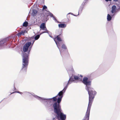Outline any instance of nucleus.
<instances>
[{
    "label": "nucleus",
    "mask_w": 120,
    "mask_h": 120,
    "mask_svg": "<svg viewBox=\"0 0 120 120\" xmlns=\"http://www.w3.org/2000/svg\"><path fill=\"white\" fill-rule=\"evenodd\" d=\"M82 82L86 85V89L88 91L89 95V101L86 112V118H89L90 111L91 106L95 96L97 94V92L92 88L91 85V81H88V78L87 77H84Z\"/></svg>",
    "instance_id": "nucleus-1"
},
{
    "label": "nucleus",
    "mask_w": 120,
    "mask_h": 120,
    "mask_svg": "<svg viewBox=\"0 0 120 120\" xmlns=\"http://www.w3.org/2000/svg\"><path fill=\"white\" fill-rule=\"evenodd\" d=\"M30 50V49L28 54L24 52L23 54L22 67L20 71V72L22 75H25L26 74L29 61V54Z\"/></svg>",
    "instance_id": "nucleus-2"
},
{
    "label": "nucleus",
    "mask_w": 120,
    "mask_h": 120,
    "mask_svg": "<svg viewBox=\"0 0 120 120\" xmlns=\"http://www.w3.org/2000/svg\"><path fill=\"white\" fill-rule=\"evenodd\" d=\"M55 113L56 114L57 117L59 119V117L61 120H65L66 118V115L62 112V109L61 106H53Z\"/></svg>",
    "instance_id": "nucleus-3"
},
{
    "label": "nucleus",
    "mask_w": 120,
    "mask_h": 120,
    "mask_svg": "<svg viewBox=\"0 0 120 120\" xmlns=\"http://www.w3.org/2000/svg\"><path fill=\"white\" fill-rule=\"evenodd\" d=\"M67 88V86L65 87L62 91H60L57 95L58 97L57 102H55L52 104L53 106H60V103L63 97L64 93L65 92Z\"/></svg>",
    "instance_id": "nucleus-4"
},
{
    "label": "nucleus",
    "mask_w": 120,
    "mask_h": 120,
    "mask_svg": "<svg viewBox=\"0 0 120 120\" xmlns=\"http://www.w3.org/2000/svg\"><path fill=\"white\" fill-rule=\"evenodd\" d=\"M53 16V14L49 11H48V13H46L45 15H44V16L41 18L42 21L43 22L47 21L48 19V16H50L51 17H52Z\"/></svg>",
    "instance_id": "nucleus-5"
},
{
    "label": "nucleus",
    "mask_w": 120,
    "mask_h": 120,
    "mask_svg": "<svg viewBox=\"0 0 120 120\" xmlns=\"http://www.w3.org/2000/svg\"><path fill=\"white\" fill-rule=\"evenodd\" d=\"M62 35L61 34H60L55 37L54 38V40L58 47V42L62 41Z\"/></svg>",
    "instance_id": "nucleus-6"
},
{
    "label": "nucleus",
    "mask_w": 120,
    "mask_h": 120,
    "mask_svg": "<svg viewBox=\"0 0 120 120\" xmlns=\"http://www.w3.org/2000/svg\"><path fill=\"white\" fill-rule=\"evenodd\" d=\"M31 44V42H28L26 43L23 46V50L25 52L27 51L28 49L29 46Z\"/></svg>",
    "instance_id": "nucleus-7"
},
{
    "label": "nucleus",
    "mask_w": 120,
    "mask_h": 120,
    "mask_svg": "<svg viewBox=\"0 0 120 120\" xmlns=\"http://www.w3.org/2000/svg\"><path fill=\"white\" fill-rule=\"evenodd\" d=\"M40 28L42 30H45L43 33H48V31L47 30L45 23H41L40 25Z\"/></svg>",
    "instance_id": "nucleus-8"
},
{
    "label": "nucleus",
    "mask_w": 120,
    "mask_h": 120,
    "mask_svg": "<svg viewBox=\"0 0 120 120\" xmlns=\"http://www.w3.org/2000/svg\"><path fill=\"white\" fill-rule=\"evenodd\" d=\"M40 36V35H38L35 36L34 38V37H31V38L30 40H32L33 41V43L32 44V45H33L35 40H38Z\"/></svg>",
    "instance_id": "nucleus-9"
},
{
    "label": "nucleus",
    "mask_w": 120,
    "mask_h": 120,
    "mask_svg": "<svg viewBox=\"0 0 120 120\" xmlns=\"http://www.w3.org/2000/svg\"><path fill=\"white\" fill-rule=\"evenodd\" d=\"M116 9V7L115 6L113 5L112 7V10L111 12L112 13L115 12Z\"/></svg>",
    "instance_id": "nucleus-10"
},
{
    "label": "nucleus",
    "mask_w": 120,
    "mask_h": 120,
    "mask_svg": "<svg viewBox=\"0 0 120 120\" xmlns=\"http://www.w3.org/2000/svg\"><path fill=\"white\" fill-rule=\"evenodd\" d=\"M66 25L65 23L59 24H58V26L60 28H64L66 27Z\"/></svg>",
    "instance_id": "nucleus-11"
},
{
    "label": "nucleus",
    "mask_w": 120,
    "mask_h": 120,
    "mask_svg": "<svg viewBox=\"0 0 120 120\" xmlns=\"http://www.w3.org/2000/svg\"><path fill=\"white\" fill-rule=\"evenodd\" d=\"M74 81V78L72 77H71L69 79L68 83L67 85H68V84L71 83V82L73 81Z\"/></svg>",
    "instance_id": "nucleus-12"
},
{
    "label": "nucleus",
    "mask_w": 120,
    "mask_h": 120,
    "mask_svg": "<svg viewBox=\"0 0 120 120\" xmlns=\"http://www.w3.org/2000/svg\"><path fill=\"white\" fill-rule=\"evenodd\" d=\"M58 97L56 95V96L53 97L52 98H51L50 99L51 100L53 99V101H54L56 102V101L57 100V98Z\"/></svg>",
    "instance_id": "nucleus-13"
},
{
    "label": "nucleus",
    "mask_w": 120,
    "mask_h": 120,
    "mask_svg": "<svg viewBox=\"0 0 120 120\" xmlns=\"http://www.w3.org/2000/svg\"><path fill=\"white\" fill-rule=\"evenodd\" d=\"M5 43V41L4 40H3L0 41V47L3 46Z\"/></svg>",
    "instance_id": "nucleus-14"
},
{
    "label": "nucleus",
    "mask_w": 120,
    "mask_h": 120,
    "mask_svg": "<svg viewBox=\"0 0 120 120\" xmlns=\"http://www.w3.org/2000/svg\"><path fill=\"white\" fill-rule=\"evenodd\" d=\"M107 19L108 21H110L111 20L112 17L109 14L107 15Z\"/></svg>",
    "instance_id": "nucleus-15"
},
{
    "label": "nucleus",
    "mask_w": 120,
    "mask_h": 120,
    "mask_svg": "<svg viewBox=\"0 0 120 120\" xmlns=\"http://www.w3.org/2000/svg\"><path fill=\"white\" fill-rule=\"evenodd\" d=\"M28 23L26 21L24 22L23 24V26H24L26 27L28 25Z\"/></svg>",
    "instance_id": "nucleus-16"
},
{
    "label": "nucleus",
    "mask_w": 120,
    "mask_h": 120,
    "mask_svg": "<svg viewBox=\"0 0 120 120\" xmlns=\"http://www.w3.org/2000/svg\"><path fill=\"white\" fill-rule=\"evenodd\" d=\"M38 13V11H37L35 10H33L32 14H33L34 16H35V15L37 14Z\"/></svg>",
    "instance_id": "nucleus-17"
},
{
    "label": "nucleus",
    "mask_w": 120,
    "mask_h": 120,
    "mask_svg": "<svg viewBox=\"0 0 120 120\" xmlns=\"http://www.w3.org/2000/svg\"><path fill=\"white\" fill-rule=\"evenodd\" d=\"M62 48L63 49H67V47L66 46L65 44H63L62 46Z\"/></svg>",
    "instance_id": "nucleus-18"
},
{
    "label": "nucleus",
    "mask_w": 120,
    "mask_h": 120,
    "mask_svg": "<svg viewBox=\"0 0 120 120\" xmlns=\"http://www.w3.org/2000/svg\"><path fill=\"white\" fill-rule=\"evenodd\" d=\"M74 79L76 80H79V79H80V78L77 76L74 75Z\"/></svg>",
    "instance_id": "nucleus-19"
},
{
    "label": "nucleus",
    "mask_w": 120,
    "mask_h": 120,
    "mask_svg": "<svg viewBox=\"0 0 120 120\" xmlns=\"http://www.w3.org/2000/svg\"><path fill=\"white\" fill-rule=\"evenodd\" d=\"M20 33L21 35H24V34L25 33V32L22 31H21Z\"/></svg>",
    "instance_id": "nucleus-20"
},
{
    "label": "nucleus",
    "mask_w": 120,
    "mask_h": 120,
    "mask_svg": "<svg viewBox=\"0 0 120 120\" xmlns=\"http://www.w3.org/2000/svg\"><path fill=\"white\" fill-rule=\"evenodd\" d=\"M82 4L81 5V6L80 7V8L82 10L83 9V6H84V4Z\"/></svg>",
    "instance_id": "nucleus-21"
},
{
    "label": "nucleus",
    "mask_w": 120,
    "mask_h": 120,
    "mask_svg": "<svg viewBox=\"0 0 120 120\" xmlns=\"http://www.w3.org/2000/svg\"><path fill=\"white\" fill-rule=\"evenodd\" d=\"M47 8V7L45 5H44L43 6V9L44 10L45 9Z\"/></svg>",
    "instance_id": "nucleus-22"
},
{
    "label": "nucleus",
    "mask_w": 120,
    "mask_h": 120,
    "mask_svg": "<svg viewBox=\"0 0 120 120\" xmlns=\"http://www.w3.org/2000/svg\"><path fill=\"white\" fill-rule=\"evenodd\" d=\"M21 35L20 32L18 33L17 34V35L19 37Z\"/></svg>",
    "instance_id": "nucleus-23"
},
{
    "label": "nucleus",
    "mask_w": 120,
    "mask_h": 120,
    "mask_svg": "<svg viewBox=\"0 0 120 120\" xmlns=\"http://www.w3.org/2000/svg\"><path fill=\"white\" fill-rule=\"evenodd\" d=\"M106 1H111V0H105Z\"/></svg>",
    "instance_id": "nucleus-24"
},
{
    "label": "nucleus",
    "mask_w": 120,
    "mask_h": 120,
    "mask_svg": "<svg viewBox=\"0 0 120 120\" xmlns=\"http://www.w3.org/2000/svg\"><path fill=\"white\" fill-rule=\"evenodd\" d=\"M118 0H113L115 1H118Z\"/></svg>",
    "instance_id": "nucleus-25"
},
{
    "label": "nucleus",
    "mask_w": 120,
    "mask_h": 120,
    "mask_svg": "<svg viewBox=\"0 0 120 120\" xmlns=\"http://www.w3.org/2000/svg\"><path fill=\"white\" fill-rule=\"evenodd\" d=\"M80 76L81 77H83V76L81 75H80Z\"/></svg>",
    "instance_id": "nucleus-26"
},
{
    "label": "nucleus",
    "mask_w": 120,
    "mask_h": 120,
    "mask_svg": "<svg viewBox=\"0 0 120 120\" xmlns=\"http://www.w3.org/2000/svg\"><path fill=\"white\" fill-rule=\"evenodd\" d=\"M15 92H12V93H11V94H13L14 93H15Z\"/></svg>",
    "instance_id": "nucleus-27"
},
{
    "label": "nucleus",
    "mask_w": 120,
    "mask_h": 120,
    "mask_svg": "<svg viewBox=\"0 0 120 120\" xmlns=\"http://www.w3.org/2000/svg\"><path fill=\"white\" fill-rule=\"evenodd\" d=\"M68 55L69 56V53L68 54Z\"/></svg>",
    "instance_id": "nucleus-28"
},
{
    "label": "nucleus",
    "mask_w": 120,
    "mask_h": 120,
    "mask_svg": "<svg viewBox=\"0 0 120 120\" xmlns=\"http://www.w3.org/2000/svg\"><path fill=\"white\" fill-rule=\"evenodd\" d=\"M18 92V93H20V92Z\"/></svg>",
    "instance_id": "nucleus-29"
}]
</instances>
